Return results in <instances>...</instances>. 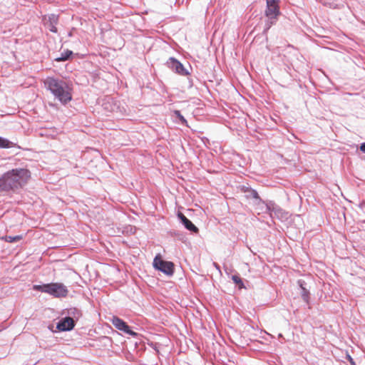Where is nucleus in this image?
<instances>
[{"label": "nucleus", "mask_w": 365, "mask_h": 365, "mask_svg": "<svg viewBox=\"0 0 365 365\" xmlns=\"http://www.w3.org/2000/svg\"><path fill=\"white\" fill-rule=\"evenodd\" d=\"M31 178L26 168H14L4 173L0 178V192H16L23 188Z\"/></svg>", "instance_id": "f257e3e1"}, {"label": "nucleus", "mask_w": 365, "mask_h": 365, "mask_svg": "<svg viewBox=\"0 0 365 365\" xmlns=\"http://www.w3.org/2000/svg\"><path fill=\"white\" fill-rule=\"evenodd\" d=\"M44 84L55 98L58 99L62 104L66 105L71 101V88L66 81L54 77H48L44 81Z\"/></svg>", "instance_id": "f03ea898"}, {"label": "nucleus", "mask_w": 365, "mask_h": 365, "mask_svg": "<svg viewBox=\"0 0 365 365\" xmlns=\"http://www.w3.org/2000/svg\"><path fill=\"white\" fill-rule=\"evenodd\" d=\"M34 289L48 294L56 298L66 297L68 294V289L67 287L59 282H51L48 284L34 285Z\"/></svg>", "instance_id": "7ed1b4c3"}, {"label": "nucleus", "mask_w": 365, "mask_h": 365, "mask_svg": "<svg viewBox=\"0 0 365 365\" xmlns=\"http://www.w3.org/2000/svg\"><path fill=\"white\" fill-rule=\"evenodd\" d=\"M279 2V0H266L265 15L268 20L265 23V30H268L275 24L277 16L280 14Z\"/></svg>", "instance_id": "20e7f679"}, {"label": "nucleus", "mask_w": 365, "mask_h": 365, "mask_svg": "<svg viewBox=\"0 0 365 365\" xmlns=\"http://www.w3.org/2000/svg\"><path fill=\"white\" fill-rule=\"evenodd\" d=\"M153 267L160 271L167 276H173L175 272V264L171 261L163 259L160 256L157 255L153 259Z\"/></svg>", "instance_id": "39448f33"}, {"label": "nucleus", "mask_w": 365, "mask_h": 365, "mask_svg": "<svg viewBox=\"0 0 365 365\" xmlns=\"http://www.w3.org/2000/svg\"><path fill=\"white\" fill-rule=\"evenodd\" d=\"M110 322L117 329L130 336L135 337L138 335L137 332L133 331L130 329V327L124 320L117 316H113V317L110 319Z\"/></svg>", "instance_id": "423d86ee"}, {"label": "nucleus", "mask_w": 365, "mask_h": 365, "mask_svg": "<svg viewBox=\"0 0 365 365\" xmlns=\"http://www.w3.org/2000/svg\"><path fill=\"white\" fill-rule=\"evenodd\" d=\"M167 66L179 75L185 76L190 74L188 70L184 67L183 64L174 57L169 58L167 61Z\"/></svg>", "instance_id": "0eeeda50"}, {"label": "nucleus", "mask_w": 365, "mask_h": 365, "mask_svg": "<svg viewBox=\"0 0 365 365\" xmlns=\"http://www.w3.org/2000/svg\"><path fill=\"white\" fill-rule=\"evenodd\" d=\"M76 324V322L65 316L57 322L56 329L60 331H70L74 329Z\"/></svg>", "instance_id": "6e6552de"}, {"label": "nucleus", "mask_w": 365, "mask_h": 365, "mask_svg": "<svg viewBox=\"0 0 365 365\" xmlns=\"http://www.w3.org/2000/svg\"><path fill=\"white\" fill-rule=\"evenodd\" d=\"M178 217L185 229H187V230L192 233H197L199 232L198 228L192 222L191 220H190L187 217H185L184 214L179 212L178 213Z\"/></svg>", "instance_id": "1a4fd4ad"}, {"label": "nucleus", "mask_w": 365, "mask_h": 365, "mask_svg": "<svg viewBox=\"0 0 365 365\" xmlns=\"http://www.w3.org/2000/svg\"><path fill=\"white\" fill-rule=\"evenodd\" d=\"M63 314L77 322V321L82 317V312L76 307H71L64 309L62 312V315Z\"/></svg>", "instance_id": "9d476101"}, {"label": "nucleus", "mask_w": 365, "mask_h": 365, "mask_svg": "<svg viewBox=\"0 0 365 365\" xmlns=\"http://www.w3.org/2000/svg\"><path fill=\"white\" fill-rule=\"evenodd\" d=\"M58 22V15L51 14L48 15V21L46 24L48 26L49 31L52 33H57L58 29L56 25Z\"/></svg>", "instance_id": "9b49d317"}, {"label": "nucleus", "mask_w": 365, "mask_h": 365, "mask_svg": "<svg viewBox=\"0 0 365 365\" xmlns=\"http://www.w3.org/2000/svg\"><path fill=\"white\" fill-rule=\"evenodd\" d=\"M297 284L301 289L300 294L302 296V299L307 303L309 304V291L307 289L306 285L307 283L303 279H299L297 281Z\"/></svg>", "instance_id": "f8f14e48"}, {"label": "nucleus", "mask_w": 365, "mask_h": 365, "mask_svg": "<svg viewBox=\"0 0 365 365\" xmlns=\"http://www.w3.org/2000/svg\"><path fill=\"white\" fill-rule=\"evenodd\" d=\"M103 106L105 110H106L109 112H113L115 107V104L114 103L113 98L111 97L107 96L103 100Z\"/></svg>", "instance_id": "ddd939ff"}, {"label": "nucleus", "mask_w": 365, "mask_h": 365, "mask_svg": "<svg viewBox=\"0 0 365 365\" xmlns=\"http://www.w3.org/2000/svg\"><path fill=\"white\" fill-rule=\"evenodd\" d=\"M16 147L20 148L16 143L6 138L0 136V148H11Z\"/></svg>", "instance_id": "4468645a"}, {"label": "nucleus", "mask_w": 365, "mask_h": 365, "mask_svg": "<svg viewBox=\"0 0 365 365\" xmlns=\"http://www.w3.org/2000/svg\"><path fill=\"white\" fill-rule=\"evenodd\" d=\"M245 197L247 199L252 198L256 201V203L260 204V203H264V200H263L259 195L257 191L253 188L252 190H250L249 193L245 195Z\"/></svg>", "instance_id": "2eb2a0df"}, {"label": "nucleus", "mask_w": 365, "mask_h": 365, "mask_svg": "<svg viewBox=\"0 0 365 365\" xmlns=\"http://www.w3.org/2000/svg\"><path fill=\"white\" fill-rule=\"evenodd\" d=\"M73 54V53L72 51L67 49L63 51L59 57L56 58L55 61L57 62L68 61L72 57Z\"/></svg>", "instance_id": "dca6fc26"}, {"label": "nucleus", "mask_w": 365, "mask_h": 365, "mask_svg": "<svg viewBox=\"0 0 365 365\" xmlns=\"http://www.w3.org/2000/svg\"><path fill=\"white\" fill-rule=\"evenodd\" d=\"M272 211V215L274 214L278 219L282 220L285 217L284 211L279 205H277Z\"/></svg>", "instance_id": "f3484780"}, {"label": "nucleus", "mask_w": 365, "mask_h": 365, "mask_svg": "<svg viewBox=\"0 0 365 365\" xmlns=\"http://www.w3.org/2000/svg\"><path fill=\"white\" fill-rule=\"evenodd\" d=\"M174 115L178 119V121L179 123L182 125H185V126H188L187 125V120L185 118V117L181 114L180 111L178 110H174Z\"/></svg>", "instance_id": "a211bd4d"}, {"label": "nucleus", "mask_w": 365, "mask_h": 365, "mask_svg": "<svg viewBox=\"0 0 365 365\" xmlns=\"http://www.w3.org/2000/svg\"><path fill=\"white\" fill-rule=\"evenodd\" d=\"M262 204L266 206L267 212L269 214L270 217H272V210L277 205L273 201H264V203Z\"/></svg>", "instance_id": "6ab92c4d"}, {"label": "nucleus", "mask_w": 365, "mask_h": 365, "mask_svg": "<svg viewBox=\"0 0 365 365\" xmlns=\"http://www.w3.org/2000/svg\"><path fill=\"white\" fill-rule=\"evenodd\" d=\"M2 240H4L5 242H10V243H12V242H18L19 240H21L22 239V235H16V236H4L1 238Z\"/></svg>", "instance_id": "aec40b11"}, {"label": "nucleus", "mask_w": 365, "mask_h": 365, "mask_svg": "<svg viewBox=\"0 0 365 365\" xmlns=\"http://www.w3.org/2000/svg\"><path fill=\"white\" fill-rule=\"evenodd\" d=\"M232 279L240 288L245 287L244 283L239 275L235 274L232 276Z\"/></svg>", "instance_id": "412c9836"}, {"label": "nucleus", "mask_w": 365, "mask_h": 365, "mask_svg": "<svg viewBox=\"0 0 365 365\" xmlns=\"http://www.w3.org/2000/svg\"><path fill=\"white\" fill-rule=\"evenodd\" d=\"M250 190H252V187H250V186L243 185V186L241 187V190H242V192H244V193H245V194L249 193Z\"/></svg>", "instance_id": "4be33fe9"}, {"label": "nucleus", "mask_w": 365, "mask_h": 365, "mask_svg": "<svg viewBox=\"0 0 365 365\" xmlns=\"http://www.w3.org/2000/svg\"><path fill=\"white\" fill-rule=\"evenodd\" d=\"M346 359L349 361L351 365H356L355 361H354V359L349 354L346 355Z\"/></svg>", "instance_id": "5701e85b"}, {"label": "nucleus", "mask_w": 365, "mask_h": 365, "mask_svg": "<svg viewBox=\"0 0 365 365\" xmlns=\"http://www.w3.org/2000/svg\"><path fill=\"white\" fill-rule=\"evenodd\" d=\"M359 148L362 153H365V142L361 143Z\"/></svg>", "instance_id": "b1692460"}, {"label": "nucleus", "mask_w": 365, "mask_h": 365, "mask_svg": "<svg viewBox=\"0 0 365 365\" xmlns=\"http://www.w3.org/2000/svg\"><path fill=\"white\" fill-rule=\"evenodd\" d=\"M213 265H214V267H215L217 269H218V270L220 272V265H219L217 263L214 262V263H213Z\"/></svg>", "instance_id": "393cba45"}, {"label": "nucleus", "mask_w": 365, "mask_h": 365, "mask_svg": "<svg viewBox=\"0 0 365 365\" xmlns=\"http://www.w3.org/2000/svg\"><path fill=\"white\" fill-rule=\"evenodd\" d=\"M278 337H279V338H282V337H283V335H282V334H279Z\"/></svg>", "instance_id": "a878e982"}]
</instances>
